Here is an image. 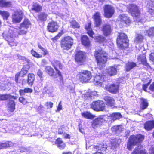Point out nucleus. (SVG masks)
I'll return each mask as SVG.
<instances>
[{
  "instance_id": "473e14b6",
  "label": "nucleus",
  "mask_w": 154,
  "mask_h": 154,
  "mask_svg": "<svg viewBox=\"0 0 154 154\" xmlns=\"http://www.w3.org/2000/svg\"><path fill=\"white\" fill-rule=\"evenodd\" d=\"M11 5V2L6 0H0V7H7Z\"/></svg>"
},
{
  "instance_id": "72a5a7b5",
  "label": "nucleus",
  "mask_w": 154,
  "mask_h": 154,
  "mask_svg": "<svg viewBox=\"0 0 154 154\" xmlns=\"http://www.w3.org/2000/svg\"><path fill=\"white\" fill-rule=\"evenodd\" d=\"M107 72L109 75L112 76L116 75L117 72L116 68L115 67L112 66L109 68L107 69Z\"/></svg>"
},
{
  "instance_id": "39448f33",
  "label": "nucleus",
  "mask_w": 154,
  "mask_h": 154,
  "mask_svg": "<svg viewBox=\"0 0 154 154\" xmlns=\"http://www.w3.org/2000/svg\"><path fill=\"white\" fill-rule=\"evenodd\" d=\"M116 41L118 46L121 49H124L128 46L127 36L124 33L119 34Z\"/></svg>"
},
{
  "instance_id": "aec40b11",
  "label": "nucleus",
  "mask_w": 154,
  "mask_h": 154,
  "mask_svg": "<svg viewBox=\"0 0 154 154\" xmlns=\"http://www.w3.org/2000/svg\"><path fill=\"white\" fill-rule=\"evenodd\" d=\"M102 30L105 35L108 36L110 35L112 32L110 25L106 24L104 25L102 28Z\"/></svg>"
},
{
  "instance_id": "4be33fe9",
  "label": "nucleus",
  "mask_w": 154,
  "mask_h": 154,
  "mask_svg": "<svg viewBox=\"0 0 154 154\" xmlns=\"http://www.w3.org/2000/svg\"><path fill=\"white\" fill-rule=\"evenodd\" d=\"M94 19L96 26H99L101 23V20L100 13L97 12L94 15Z\"/></svg>"
},
{
  "instance_id": "f03ea898",
  "label": "nucleus",
  "mask_w": 154,
  "mask_h": 154,
  "mask_svg": "<svg viewBox=\"0 0 154 154\" xmlns=\"http://www.w3.org/2000/svg\"><path fill=\"white\" fill-rule=\"evenodd\" d=\"M15 31L17 32L18 35H22L26 34L27 32V30L23 28H21L20 27L17 30L16 29H14V30L10 29L7 35H5V33L3 34V37L7 41L10 42V43L11 42L12 43L13 42H14V38L16 37Z\"/></svg>"
},
{
  "instance_id": "6e6552de",
  "label": "nucleus",
  "mask_w": 154,
  "mask_h": 154,
  "mask_svg": "<svg viewBox=\"0 0 154 154\" xmlns=\"http://www.w3.org/2000/svg\"><path fill=\"white\" fill-rule=\"evenodd\" d=\"M85 58V54L82 51H79L76 52L75 59L78 63L81 64L84 62Z\"/></svg>"
},
{
  "instance_id": "a211bd4d",
  "label": "nucleus",
  "mask_w": 154,
  "mask_h": 154,
  "mask_svg": "<svg viewBox=\"0 0 154 154\" xmlns=\"http://www.w3.org/2000/svg\"><path fill=\"white\" fill-rule=\"evenodd\" d=\"M53 91V86L51 85H47L44 88L43 93V94H47L49 96H53L52 93Z\"/></svg>"
},
{
  "instance_id": "1a4fd4ad",
  "label": "nucleus",
  "mask_w": 154,
  "mask_h": 154,
  "mask_svg": "<svg viewBox=\"0 0 154 154\" xmlns=\"http://www.w3.org/2000/svg\"><path fill=\"white\" fill-rule=\"evenodd\" d=\"M114 8L111 6L106 5L104 8V15L107 18L111 17L114 13Z\"/></svg>"
},
{
  "instance_id": "423d86ee",
  "label": "nucleus",
  "mask_w": 154,
  "mask_h": 154,
  "mask_svg": "<svg viewBox=\"0 0 154 154\" xmlns=\"http://www.w3.org/2000/svg\"><path fill=\"white\" fill-rule=\"evenodd\" d=\"M90 72L86 70H82L77 75V78L82 83L88 82L91 78Z\"/></svg>"
},
{
  "instance_id": "3c124183",
  "label": "nucleus",
  "mask_w": 154,
  "mask_h": 154,
  "mask_svg": "<svg viewBox=\"0 0 154 154\" xmlns=\"http://www.w3.org/2000/svg\"><path fill=\"white\" fill-rule=\"evenodd\" d=\"M149 3V9L150 12L154 13V2L150 1Z\"/></svg>"
},
{
  "instance_id": "6e6d98bb",
  "label": "nucleus",
  "mask_w": 154,
  "mask_h": 154,
  "mask_svg": "<svg viewBox=\"0 0 154 154\" xmlns=\"http://www.w3.org/2000/svg\"><path fill=\"white\" fill-rule=\"evenodd\" d=\"M19 101L23 105L26 104L27 103V100L25 98L22 97H20L19 99Z\"/></svg>"
},
{
  "instance_id": "a18cd8bd",
  "label": "nucleus",
  "mask_w": 154,
  "mask_h": 154,
  "mask_svg": "<svg viewBox=\"0 0 154 154\" xmlns=\"http://www.w3.org/2000/svg\"><path fill=\"white\" fill-rule=\"evenodd\" d=\"M143 38V36L142 35L140 34H138L136 37L135 42L136 43H141L142 42Z\"/></svg>"
},
{
  "instance_id": "37998d69",
  "label": "nucleus",
  "mask_w": 154,
  "mask_h": 154,
  "mask_svg": "<svg viewBox=\"0 0 154 154\" xmlns=\"http://www.w3.org/2000/svg\"><path fill=\"white\" fill-rule=\"evenodd\" d=\"M95 39L97 42L103 44L104 42H106L105 38L102 36L99 35L96 36Z\"/></svg>"
},
{
  "instance_id": "dca6fc26",
  "label": "nucleus",
  "mask_w": 154,
  "mask_h": 154,
  "mask_svg": "<svg viewBox=\"0 0 154 154\" xmlns=\"http://www.w3.org/2000/svg\"><path fill=\"white\" fill-rule=\"evenodd\" d=\"M104 121V119L103 118V116H100L93 120L92 126L93 128H95L96 127L102 125Z\"/></svg>"
},
{
  "instance_id": "4c0bfd02",
  "label": "nucleus",
  "mask_w": 154,
  "mask_h": 154,
  "mask_svg": "<svg viewBox=\"0 0 154 154\" xmlns=\"http://www.w3.org/2000/svg\"><path fill=\"white\" fill-rule=\"evenodd\" d=\"M145 35L149 37L154 36V27H151L144 32Z\"/></svg>"
},
{
  "instance_id": "c85d7f7f",
  "label": "nucleus",
  "mask_w": 154,
  "mask_h": 154,
  "mask_svg": "<svg viewBox=\"0 0 154 154\" xmlns=\"http://www.w3.org/2000/svg\"><path fill=\"white\" fill-rule=\"evenodd\" d=\"M14 144L11 142L8 141L5 143H0V149L6 148L12 146Z\"/></svg>"
},
{
  "instance_id": "338daca9",
  "label": "nucleus",
  "mask_w": 154,
  "mask_h": 154,
  "mask_svg": "<svg viewBox=\"0 0 154 154\" xmlns=\"http://www.w3.org/2000/svg\"><path fill=\"white\" fill-rule=\"evenodd\" d=\"M62 35V33L60 32L59 33L58 35L54 38V40H57V39H58Z\"/></svg>"
},
{
  "instance_id": "cd10ccee",
  "label": "nucleus",
  "mask_w": 154,
  "mask_h": 154,
  "mask_svg": "<svg viewBox=\"0 0 154 154\" xmlns=\"http://www.w3.org/2000/svg\"><path fill=\"white\" fill-rule=\"evenodd\" d=\"M31 25V23L29 20L27 19H25L23 22L20 24V27L27 30L28 28Z\"/></svg>"
},
{
  "instance_id": "a878e982",
  "label": "nucleus",
  "mask_w": 154,
  "mask_h": 154,
  "mask_svg": "<svg viewBox=\"0 0 154 154\" xmlns=\"http://www.w3.org/2000/svg\"><path fill=\"white\" fill-rule=\"evenodd\" d=\"M15 104L13 100H10L8 103V109L11 112H13L15 109Z\"/></svg>"
},
{
  "instance_id": "864d4df0",
  "label": "nucleus",
  "mask_w": 154,
  "mask_h": 154,
  "mask_svg": "<svg viewBox=\"0 0 154 154\" xmlns=\"http://www.w3.org/2000/svg\"><path fill=\"white\" fill-rule=\"evenodd\" d=\"M98 101L93 102L91 105V108L97 111Z\"/></svg>"
},
{
  "instance_id": "58836bf2",
  "label": "nucleus",
  "mask_w": 154,
  "mask_h": 154,
  "mask_svg": "<svg viewBox=\"0 0 154 154\" xmlns=\"http://www.w3.org/2000/svg\"><path fill=\"white\" fill-rule=\"evenodd\" d=\"M136 66V64L135 63L128 62L126 64L125 69L126 71H128Z\"/></svg>"
},
{
  "instance_id": "f704fd0d",
  "label": "nucleus",
  "mask_w": 154,
  "mask_h": 154,
  "mask_svg": "<svg viewBox=\"0 0 154 154\" xmlns=\"http://www.w3.org/2000/svg\"><path fill=\"white\" fill-rule=\"evenodd\" d=\"M97 111H103L105 109V105L102 101H98Z\"/></svg>"
},
{
  "instance_id": "4468645a",
  "label": "nucleus",
  "mask_w": 154,
  "mask_h": 154,
  "mask_svg": "<svg viewBox=\"0 0 154 154\" xmlns=\"http://www.w3.org/2000/svg\"><path fill=\"white\" fill-rule=\"evenodd\" d=\"M59 26L56 22L52 21L48 23L47 29L48 31L51 32L57 31Z\"/></svg>"
},
{
  "instance_id": "4d7b16f0",
  "label": "nucleus",
  "mask_w": 154,
  "mask_h": 154,
  "mask_svg": "<svg viewBox=\"0 0 154 154\" xmlns=\"http://www.w3.org/2000/svg\"><path fill=\"white\" fill-rule=\"evenodd\" d=\"M53 105V103L51 102H46L45 103V105L47 107V108H51V109Z\"/></svg>"
},
{
  "instance_id": "680f3d73",
  "label": "nucleus",
  "mask_w": 154,
  "mask_h": 154,
  "mask_svg": "<svg viewBox=\"0 0 154 154\" xmlns=\"http://www.w3.org/2000/svg\"><path fill=\"white\" fill-rule=\"evenodd\" d=\"M151 83V80L147 84H146L145 85H143V89L145 91H146V89L147 88L148 86H149V85Z\"/></svg>"
},
{
  "instance_id": "a19ab883",
  "label": "nucleus",
  "mask_w": 154,
  "mask_h": 154,
  "mask_svg": "<svg viewBox=\"0 0 154 154\" xmlns=\"http://www.w3.org/2000/svg\"><path fill=\"white\" fill-rule=\"evenodd\" d=\"M48 14L45 12H42L38 15V18L39 20L42 21H45L47 20Z\"/></svg>"
},
{
  "instance_id": "bb28decb",
  "label": "nucleus",
  "mask_w": 154,
  "mask_h": 154,
  "mask_svg": "<svg viewBox=\"0 0 154 154\" xmlns=\"http://www.w3.org/2000/svg\"><path fill=\"white\" fill-rule=\"evenodd\" d=\"M56 144L58 147L61 149H64L66 146L65 143L60 138H58L56 140Z\"/></svg>"
},
{
  "instance_id": "c9c22d12",
  "label": "nucleus",
  "mask_w": 154,
  "mask_h": 154,
  "mask_svg": "<svg viewBox=\"0 0 154 154\" xmlns=\"http://www.w3.org/2000/svg\"><path fill=\"white\" fill-rule=\"evenodd\" d=\"M29 66L28 65L24 66L22 69L19 72L20 76H23L26 74L29 69Z\"/></svg>"
},
{
  "instance_id": "bf43d9fd",
  "label": "nucleus",
  "mask_w": 154,
  "mask_h": 154,
  "mask_svg": "<svg viewBox=\"0 0 154 154\" xmlns=\"http://www.w3.org/2000/svg\"><path fill=\"white\" fill-rule=\"evenodd\" d=\"M44 107L43 106L40 105L39 107H38L37 110L40 112H42L44 110Z\"/></svg>"
},
{
  "instance_id": "49530a36",
  "label": "nucleus",
  "mask_w": 154,
  "mask_h": 154,
  "mask_svg": "<svg viewBox=\"0 0 154 154\" xmlns=\"http://www.w3.org/2000/svg\"><path fill=\"white\" fill-rule=\"evenodd\" d=\"M0 14L2 16L4 19L6 20L9 16V14L8 12L0 10Z\"/></svg>"
},
{
  "instance_id": "20e7f679",
  "label": "nucleus",
  "mask_w": 154,
  "mask_h": 154,
  "mask_svg": "<svg viewBox=\"0 0 154 154\" xmlns=\"http://www.w3.org/2000/svg\"><path fill=\"white\" fill-rule=\"evenodd\" d=\"M128 9L132 16L133 17L135 21L139 22H143V19L140 18V11L137 5L134 4L130 5Z\"/></svg>"
},
{
  "instance_id": "79ce46f5",
  "label": "nucleus",
  "mask_w": 154,
  "mask_h": 154,
  "mask_svg": "<svg viewBox=\"0 0 154 154\" xmlns=\"http://www.w3.org/2000/svg\"><path fill=\"white\" fill-rule=\"evenodd\" d=\"M32 90L29 88H25L24 90L21 89L19 91V93L21 96H23L25 95V93H32Z\"/></svg>"
},
{
  "instance_id": "e2e57ef3",
  "label": "nucleus",
  "mask_w": 154,
  "mask_h": 154,
  "mask_svg": "<svg viewBox=\"0 0 154 154\" xmlns=\"http://www.w3.org/2000/svg\"><path fill=\"white\" fill-rule=\"evenodd\" d=\"M149 58L150 60L154 62V52L150 54Z\"/></svg>"
},
{
  "instance_id": "c756f323",
  "label": "nucleus",
  "mask_w": 154,
  "mask_h": 154,
  "mask_svg": "<svg viewBox=\"0 0 154 154\" xmlns=\"http://www.w3.org/2000/svg\"><path fill=\"white\" fill-rule=\"evenodd\" d=\"M31 9L36 12H38L42 11V7L38 4L35 3L33 4Z\"/></svg>"
},
{
  "instance_id": "7c9ffc66",
  "label": "nucleus",
  "mask_w": 154,
  "mask_h": 154,
  "mask_svg": "<svg viewBox=\"0 0 154 154\" xmlns=\"http://www.w3.org/2000/svg\"><path fill=\"white\" fill-rule=\"evenodd\" d=\"M122 117V115L120 113H113L109 116L112 121H114L117 119H119Z\"/></svg>"
},
{
  "instance_id": "69168bd1",
  "label": "nucleus",
  "mask_w": 154,
  "mask_h": 154,
  "mask_svg": "<svg viewBox=\"0 0 154 154\" xmlns=\"http://www.w3.org/2000/svg\"><path fill=\"white\" fill-rule=\"evenodd\" d=\"M149 89L151 91H154V82L150 85Z\"/></svg>"
},
{
  "instance_id": "412c9836",
  "label": "nucleus",
  "mask_w": 154,
  "mask_h": 154,
  "mask_svg": "<svg viewBox=\"0 0 154 154\" xmlns=\"http://www.w3.org/2000/svg\"><path fill=\"white\" fill-rule=\"evenodd\" d=\"M81 41L83 45L86 47H89L91 46V42L87 36L82 35L81 37Z\"/></svg>"
},
{
  "instance_id": "ea45409f",
  "label": "nucleus",
  "mask_w": 154,
  "mask_h": 154,
  "mask_svg": "<svg viewBox=\"0 0 154 154\" xmlns=\"http://www.w3.org/2000/svg\"><path fill=\"white\" fill-rule=\"evenodd\" d=\"M14 97L9 94H6L0 95V100H4L12 98L15 99Z\"/></svg>"
},
{
  "instance_id": "6ab92c4d",
  "label": "nucleus",
  "mask_w": 154,
  "mask_h": 154,
  "mask_svg": "<svg viewBox=\"0 0 154 154\" xmlns=\"http://www.w3.org/2000/svg\"><path fill=\"white\" fill-rule=\"evenodd\" d=\"M137 60L139 64H142L147 67L149 66L148 64L146 62L145 55L143 54L139 55L138 57Z\"/></svg>"
},
{
  "instance_id": "2f4dec72",
  "label": "nucleus",
  "mask_w": 154,
  "mask_h": 154,
  "mask_svg": "<svg viewBox=\"0 0 154 154\" xmlns=\"http://www.w3.org/2000/svg\"><path fill=\"white\" fill-rule=\"evenodd\" d=\"M35 76L33 74H29L28 75L27 83L29 85L32 86L33 84L35 79Z\"/></svg>"
},
{
  "instance_id": "f3484780",
  "label": "nucleus",
  "mask_w": 154,
  "mask_h": 154,
  "mask_svg": "<svg viewBox=\"0 0 154 154\" xmlns=\"http://www.w3.org/2000/svg\"><path fill=\"white\" fill-rule=\"evenodd\" d=\"M104 100L106 102V104L108 106L112 107L115 104V101L112 97L109 96L104 97Z\"/></svg>"
},
{
  "instance_id": "0eeeda50",
  "label": "nucleus",
  "mask_w": 154,
  "mask_h": 154,
  "mask_svg": "<svg viewBox=\"0 0 154 154\" xmlns=\"http://www.w3.org/2000/svg\"><path fill=\"white\" fill-rule=\"evenodd\" d=\"M73 43V39L70 36H66L61 41V46L63 50H68L71 48Z\"/></svg>"
},
{
  "instance_id": "052dcab7",
  "label": "nucleus",
  "mask_w": 154,
  "mask_h": 154,
  "mask_svg": "<svg viewBox=\"0 0 154 154\" xmlns=\"http://www.w3.org/2000/svg\"><path fill=\"white\" fill-rule=\"evenodd\" d=\"M120 127L121 126H114L112 127V131L116 132L119 129Z\"/></svg>"
},
{
  "instance_id": "2eb2a0df",
  "label": "nucleus",
  "mask_w": 154,
  "mask_h": 154,
  "mask_svg": "<svg viewBox=\"0 0 154 154\" xmlns=\"http://www.w3.org/2000/svg\"><path fill=\"white\" fill-rule=\"evenodd\" d=\"M105 88L110 92L115 94L118 91L119 85L118 84H108Z\"/></svg>"
},
{
  "instance_id": "e433bc0d",
  "label": "nucleus",
  "mask_w": 154,
  "mask_h": 154,
  "mask_svg": "<svg viewBox=\"0 0 154 154\" xmlns=\"http://www.w3.org/2000/svg\"><path fill=\"white\" fill-rule=\"evenodd\" d=\"M82 116L84 118L89 119H92L95 117V116L92 114L90 112H85L82 113Z\"/></svg>"
},
{
  "instance_id": "774afa93",
  "label": "nucleus",
  "mask_w": 154,
  "mask_h": 154,
  "mask_svg": "<svg viewBox=\"0 0 154 154\" xmlns=\"http://www.w3.org/2000/svg\"><path fill=\"white\" fill-rule=\"evenodd\" d=\"M19 58L23 60L26 61L28 63H29V59L26 58L24 57L20 56V57H19Z\"/></svg>"
},
{
  "instance_id": "13d9d810",
  "label": "nucleus",
  "mask_w": 154,
  "mask_h": 154,
  "mask_svg": "<svg viewBox=\"0 0 154 154\" xmlns=\"http://www.w3.org/2000/svg\"><path fill=\"white\" fill-rule=\"evenodd\" d=\"M62 105L61 103V101H60L57 107V110H56V112H59L60 110H62Z\"/></svg>"
},
{
  "instance_id": "5fc2aeb1",
  "label": "nucleus",
  "mask_w": 154,
  "mask_h": 154,
  "mask_svg": "<svg viewBox=\"0 0 154 154\" xmlns=\"http://www.w3.org/2000/svg\"><path fill=\"white\" fill-rule=\"evenodd\" d=\"M37 75L40 77L41 81H43V72L40 69L38 70L37 72Z\"/></svg>"
},
{
  "instance_id": "ddd939ff",
  "label": "nucleus",
  "mask_w": 154,
  "mask_h": 154,
  "mask_svg": "<svg viewBox=\"0 0 154 154\" xmlns=\"http://www.w3.org/2000/svg\"><path fill=\"white\" fill-rule=\"evenodd\" d=\"M120 22V24L122 26L128 25L130 22L129 18L126 14H121L119 17Z\"/></svg>"
},
{
  "instance_id": "09e8293b",
  "label": "nucleus",
  "mask_w": 154,
  "mask_h": 154,
  "mask_svg": "<svg viewBox=\"0 0 154 154\" xmlns=\"http://www.w3.org/2000/svg\"><path fill=\"white\" fill-rule=\"evenodd\" d=\"M31 53L33 56L37 58H40L42 57V56L41 54H39L33 49L31 50Z\"/></svg>"
},
{
  "instance_id": "0e129e2a",
  "label": "nucleus",
  "mask_w": 154,
  "mask_h": 154,
  "mask_svg": "<svg viewBox=\"0 0 154 154\" xmlns=\"http://www.w3.org/2000/svg\"><path fill=\"white\" fill-rule=\"evenodd\" d=\"M63 136L65 138L69 139L71 137V136L70 135L65 133L63 134Z\"/></svg>"
},
{
  "instance_id": "7ed1b4c3",
  "label": "nucleus",
  "mask_w": 154,
  "mask_h": 154,
  "mask_svg": "<svg viewBox=\"0 0 154 154\" xmlns=\"http://www.w3.org/2000/svg\"><path fill=\"white\" fill-rule=\"evenodd\" d=\"M95 56L98 66L100 68L103 67L107 60V54L100 48L96 49Z\"/></svg>"
},
{
  "instance_id": "5701e85b",
  "label": "nucleus",
  "mask_w": 154,
  "mask_h": 154,
  "mask_svg": "<svg viewBox=\"0 0 154 154\" xmlns=\"http://www.w3.org/2000/svg\"><path fill=\"white\" fill-rule=\"evenodd\" d=\"M85 29L87 31V33L89 36L92 38H94L93 35L94 34L91 28V23H88L85 26Z\"/></svg>"
},
{
  "instance_id": "b1692460",
  "label": "nucleus",
  "mask_w": 154,
  "mask_h": 154,
  "mask_svg": "<svg viewBox=\"0 0 154 154\" xmlns=\"http://www.w3.org/2000/svg\"><path fill=\"white\" fill-rule=\"evenodd\" d=\"M140 106L142 109L143 110L146 109L148 106V103L146 99L143 98L140 99Z\"/></svg>"
},
{
  "instance_id": "8fccbe9b",
  "label": "nucleus",
  "mask_w": 154,
  "mask_h": 154,
  "mask_svg": "<svg viewBox=\"0 0 154 154\" xmlns=\"http://www.w3.org/2000/svg\"><path fill=\"white\" fill-rule=\"evenodd\" d=\"M70 23L72 27L74 28H79L80 27L79 24L75 20L71 21H70Z\"/></svg>"
},
{
  "instance_id": "de8ad7c7",
  "label": "nucleus",
  "mask_w": 154,
  "mask_h": 154,
  "mask_svg": "<svg viewBox=\"0 0 154 154\" xmlns=\"http://www.w3.org/2000/svg\"><path fill=\"white\" fill-rule=\"evenodd\" d=\"M119 140L116 139H114L112 140V146L111 149H112L114 150L116 147L119 146V143L118 142Z\"/></svg>"
},
{
  "instance_id": "f257e3e1",
  "label": "nucleus",
  "mask_w": 154,
  "mask_h": 154,
  "mask_svg": "<svg viewBox=\"0 0 154 154\" xmlns=\"http://www.w3.org/2000/svg\"><path fill=\"white\" fill-rule=\"evenodd\" d=\"M144 138V136L140 134L132 135L129 137L127 144L128 149L131 150L135 145L137 146L134 149L132 154H146L145 150L142 149V148L140 145Z\"/></svg>"
},
{
  "instance_id": "c03bdc74",
  "label": "nucleus",
  "mask_w": 154,
  "mask_h": 154,
  "mask_svg": "<svg viewBox=\"0 0 154 154\" xmlns=\"http://www.w3.org/2000/svg\"><path fill=\"white\" fill-rule=\"evenodd\" d=\"M46 72L48 74L52 76L53 75L54 71L52 68L50 66H47L45 69Z\"/></svg>"
},
{
  "instance_id": "393cba45",
  "label": "nucleus",
  "mask_w": 154,
  "mask_h": 154,
  "mask_svg": "<svg viewBox=\"0 0 154 154\" xmlns=\"http://www.w3.org/2000/svg\"><path fill=\"white\" fill-rule=\"evenodd\" d=\"M154 127V121H148L144 124L145 129L148 131L151 130Z\"/></svg>"
},
{
  "instance_id": "9d476101",
  "label": "nucleus",
  "mask_w": 154,
  "mask_h": 154,
  "mask_svg": "<svg viewBox=\"0 0 154 154\" xmlns=\"http://www.w3.org/2000/svg\"><path fill=\"white\" fill-rule=\"evenodd\" d=\"M52 65L56 69L57 72V73L58 76L60 77V80H62V77L61 73L58 70V67L60 69H62L63 66L61 63L59 61L54 60L53 61L52 63Z\"/></svg>"
},
{
  "instance_id": "9b49d317",
  "label": "nucleus",
  "mask_w": 154,
  "mask_h": 154,
  "mask_svg": "<svg viewBox=\"0 0 154 154\" xmlns=\"http://www.w3.org/2000/svg\"><path fill=\"white\" fill-rule=\"evenodd\" d=\"M104 82L103 77L99 73L96 75L94 79V83L96 85L101 86Z\"/></svg>"
},
{
  "instance_id": "603ef678",
  "label": "nucleus",
  "mask_w": 154,
  "mask_h": 154,
  "mask_svg": "<svg viewBox=\"0 0 154 154\" xmlns=\"http://www.w3.org/2000/svg\"><path fill=\"white\" fill-rule=\"evenodd\" d=\"M38 47L42 51L41 53L43 54L44 56L47 55L48 54V52L47 50L42 47L41 45H38Z\"/></svg>"
},
{
  "instance_id": "f8f14e48",
  "label": "nucleus",
  "mask_w": 154,
  "mask_h": 154,
  "mask_svg": "<svg viewBox=\"0 0 154 154\" xmlns=\"http://www.w3.org/2000/svg\"><path fill=\"white\" fill-rule=\"evenodd\" d=\"M22 18V12L21 11H17L15 12L12 16V20L14 23H19Z\"/></svg>"
}]
</instances>
